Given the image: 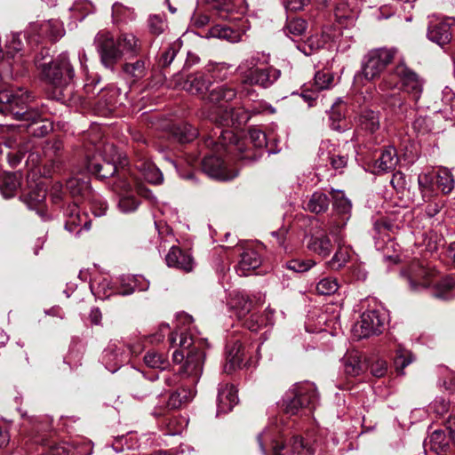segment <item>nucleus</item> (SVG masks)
<instances>
[{
	"label": "nucleus",
	"instance_id": "0eeeda50",
	"mask_svg": "<svg viewBox=\"0 0 455 455\" xmlns=\"http://www.w3.org/2000/svg\"><path fill=\"white\" fill-rule=\"evenodd\" d=\"M397 50L395 48L380 47L371 49L363 55L361 61V70L355 76V83L363 80L373 81L379 78L387 66L392 63Z\"/></svg>",
	"mask_w": 455,
	"mask_h": 455
},
{
	"label": "nucleus",
	"instance_id": "7c9ffc66",
	"mask_svg": "<svg viewBox=\"0 0 455 455\" xmlns=\"http://www.w3.org/2000/svg\"><path fill=\"white\" fill-rule=\"evenodd\" d=\"M195 395L196 390L194 388L180 387L171 394L167 402V407L172 410L179 409L192 401Z\"/></svg>",
	"mask_w": 455,
	"mask_h": 455
},
{
	"label": "nucleus",
	"instance_id": "4c0bfd02",
	"mask_svg": "<svg viewBox=\"0 0 455 455\" xmlns=\"http://www.w3.org/2000/svg\"><path fill=\"white\" fill-rule=\"evenodd\" d=\"M343 110L336 105H332L330 114V127L333 131L339 132H345L349 129V124L345 120Z\"/></svg>",
	"mask_w": 455,
	"mask_h": 455
},
{
	"label": "nucleus",
	"instance_id": "f704fd0d",
	"mask_svg": "<svg viewBox=\"0 0 455 455\" xmlns=\"http://www.w3.org/2000/svg\"><path fill=\"white\" fill-rule=\"evenodd\" d=\"M172 137L180 143H188L196 138L197 130L187 123L174 124L172 127Z\"/></svg>",
	"mask_w": 455,
	"mask_h": 455
},
{
	"label": "nucleus",
	"instance_id": "6ab92c4d",
	"mask_svg": "<svg viewBox=\"0 0 455 455\" xmlns=\"http://www.w3.org/2000/svg\"><path fill=\"white\" fill-rule=\"evenodd\" d=\"M434 272L426 268L419 261H414L408 268V280L412 290L434 284Z\"/></svg>",
	"mask_w": 455,
	"mask_h": 455
},
{
	"label": "nucleus",
	"instance_id": "79ce46f5",
	"mask_svg": "<svg viewBox=\"0 0 455 455\" xmlns=\"http://www.w3.org/2000/svg\"><path fill=\"white\" fill-rule=\"evenodd\" d=\"M232 66L227 63L210 64L207 68V74L213 82H222L226 80L231 72Z\"/></svg>",
	"mask_w": 455,
	"mask_h": 455
},
{
	"label": "nucleus",
	"instance_id": "774afa93",
	"mask_svg": "<svg viewBox=\"0 0 455 455\" xmlns=\"http://www.w3.org/2000/svg\"><path fill=\"white\" fill-rule=\"evenodd\" d=\"M88 199L91 201V208L95 216L100 217L106 213L108 204L102 197L91 194Z\"/></svg>",
	"mask_w": 455,
	"mask_h": 455
},
{
	"label": "nucleus",
	"instance_id": "6e6552de",
	"mask_svg": "<svg viewBox=\"0 0 455 455\" xmlns=\"http://www.w3.org/2000/svg\"><path fill=\"white\" fill-rule=\"evenodd\" d=\"M319 395L315 386L310 382L294 385L283 398V406L285 414L297 415L305 409L313 410L318 404Z\"/></svg>",
	"mask_w": 455,
	"mask_h": 455
},
{
	"label": "nucleus",
	"instance_id": "4d7b16f0",
	"mask_svg": "<svg viewBox=\"0 0 455 455\" xmlns=\"http://www.w3.org/2000/svg\"><path fill=\"white\" fill-rule=\"evenodd\" d=\"M333 80L334 77L330 72L317 71L311 86L315 88V91L327 90L331 87Z\"/></svg>",
	"mask_w": 455,
	"mask_h": 455
},
{
	"label": "nucleus",
	"instance_id": "37998d69",
	"mask_svg": "<svg viewBox=\"0 0 455 455\" xmlns=\"http://www.w3.org/2000/svg\"><path fill=\"white\" fill-rule=\"evenodd\" d=\"M20 185V180L16 173H4L0 185V191L4 197L10 198L13 196Z\"/></svg>",
	"mask_w": 455,
	"mask_h": 455
},
{
	"label": "nucleus",
	"instance_id": "412c9836",
	"mask_svg": "<svg viewBox=\"0 0 455 455\" xmlns=\"http://www.w3.org/2000/svg\"><path fill=\"white\" fill-rule=\"evenodd\" d=\"M169 267H176L185 272H190L194 267V260L191 255L172 246L165 257Z\"/></svg>",
	"mask_w": 455,
	"mask_h": 455
},
{
	"label": "nucleus",
	"instance_id": "c85d7f7f",
	"mask_svg": "<svg viewBox=\"0 0 455 455\" xmlns=\"http://www.w3.org/2000/svg\"><path fill=\"white\" fill-rule=\"evenodd\" d=\"M122 72L126 80L132 84H135L147 76L148 67L146 65V61L140 59L134 62L124 63L122 66Z\"/></svg>",
	"mask_w": 455,
	"mask_h": 455
},
{
	"label": "nucleus",
	"instance_id": "dca6fc26",
	"mask_svg": "<svg viewBox=\"0 0 455 455\" xmlns=\"http://www.w3.org/2000/svg\"><path fill=\"white\" fill-rule=\"evenodd\" d=\"M235 96V89L228 84L218 85L211 90L207 95V100L209 102L216 104L217 107L215 110L211 113L210 118L212 116H219L226 108H230L228 103L233 100Z\"/></svg>",
	"mask_w": 455,
	"mask_h": 455
},
{
	"label": "nucleus",
	"instance_id": "393cba45",
	"mask_svg": "<svg viewBox=\"0 0 455 455\" xmlns=\"http://www.w3.org/2000/svg\"><path fill=\"white\" fill-rule=\"evenodd\" d=\"M237 402V390L233 385L225 384L219 388L218 413H227L230 411Z\"/></svg>",
	"mask_w": 455,
	"mask_h": 455
},
{
	"label": "nucleus",
	"instance_id": "8fccbe9b",
	"mask_svg": "<svg viewBox=\"0 0 455 455\" xmlns=\"http://www.w3.org/2000/svg\"><path fill=\"white\" fill-rule=\"evenodd\" d=\"M290 446L293 455H313L315 453L312 444L299 435L292 438Z\"/></svg>",
	"mask_w": 455,
	"mask_h": 455
},
{
	"label": "nucleus",
	"instance_id": "680f3d73",
	"mask_svg": "<svg viewBox=\"0 0 455 455\" xmlns=\"http://www.w3.org/2000/svg\"><path fill=\"white\" fill-rule=\"evenodd\" d=\"M349 257L348 249L339 246L331 259L328 261V266L332 269H339L348 261Z\"/></svg>",
	"mask_w": 455,
	"mask_h": 455
},
{
	"label": "nucleus",
	"instance_id": "a878e982",
	"mask_svg": "<svg viewBox=\"0 0 455 455\" xmlns=\"http://www.w3.org/2000/svg\"><path fill=\"white\" fill-rule=\"evenodd\" d=\"M307 248L317 255L326 258L332 251L333 245L326 233L318 231L310 236Z\"/></svg>",
	"mask_w": 455,
	"mask_h": 455
},
{
	"label": "nucleus",
	"instance_id": "7ed1b4c3",
	"mask_svg": "<svg viewBox=\"0 0 455 455\" xmlns=\"http://www.w3.org/2000/svg\"><path fill=\"white\" fill-rule=\"evenodd\" d=\"M169 341L172 347H180L172 353L173 362L181 363L184 361L180 371L184 377L190 379V385L195 386L203 372L204 352L195 346L194 338L185 331L172 332Z\"/></svg>",
	"mask_w": 455,
	"mask_h": 455
},
{
	"label": "nucleus",
	"instance_id": "5701e85b",
	"mask_svg": "<svg viewBox=\"0 0 455 455\" xmlns=\"http://www.w3.org/2000/svg\"><path fill=\"white\" fill-rule=\"evenodd\" d=\"M135 165L148 182L155 185H159L163 182L164 175L162 172L153 162L146 158V156H138Z\"/></svg>",
	"mask_w": 455,
	"mask_h": 455
},
{
	"label": "nucleus",
	"instance_id": "2f4dec72",
	"mask_svg": "<svg viewBox=\"0 0 455 455\" xmlns=\"http://www.w3.org/2000/svg\"><path fill=\"white\" fill-rule=\"evenodd\" d=\"M260 264L261 259L259 253L253 250H248L241 255L236 271L240 275H247L250 270L257 268Z\"/></svg>",
	"mask_w": 455,
	"mask_h": 455
},
{
	"label": "nucleus",
	"instance_id": "cd10ccee",
	"mask_svg": "<svg viewBox=\"0 0 455 455\" xmlns=\"http://www.w3.org/2000/svg\"><path fill=\"white\" fill-rule=\"evenodd\" d=\"M243 347L239 340L227 347V363L224 371L230 373L235 369L241 368L243 363Z\"/></svg>",
	"mask_w": 455,
	"mask_h": 455
},
{
	"label": "nucleus",
	"instance_id": "f03ea898",
	"mask_svg": "<svg viewBox=\"0 0 455 455\" xmlns=\"http://www.w3.org/2000/svg\"><path fill=\"white\" fill-rule=\"evenodd\" d=\"M36 68L40 70L42 78L52 87V98L56 100H65L71 93L69 86L75 72L67 53H60L52 60L48 51L42 52L36 58Z\"/></svg>",
	"mask_w": 455,
	"mask_h": 455
},
{
	"label": "nucleus",
	"instance_id": "f3484780",
	"mask_svg": "<svg viewBox=\"0 0 455 455\" xmlns=\"http://www.w3.org/2000/svg\"><path fill=\"white\" fill-rule=\"evenodd\" d=\"M212 81L205 72H196L188 75L183 81L178 82L179 86L191 94L202 95L209 90Z\"/></svg>",
	"mask_w": 455,
	"mask_h": 455
},
{
	"label": "nucleus",
	"instance_id": "c9c22d12",
	"mask_svg": "<svg viewBox=\"0 0 455 455\" xmlns=\"http://www.w3.org/2000/svg\"><path fill=\"white\" fill-rule=\"evenodd\" d=\"M133 8L125 6L121 3H115L112 6V18L116 24L128 23L135 19Z\"/></svg>",
	"mask_w": 455,
	"mask_h": 455
},
{
	"label": "nucleus",
	"instance_id": "a211bd4d",
	"mask_svg": "<svg viewBox=\"0 0 455 455\" xmlns=\"http://www.w3.org/2000/svg\"><path fill=\"white\" fill-rule=\"evenodd\" d=\"M427 36L430 41L443 47L452 39L451 23L447 20H432L428 24Z\"/></svg>",
	"mask_w": 455,
	"mask_h": 455
},
{
	"label": "nucleus",
	"instance_id": "49530a36",
	"mask_svg": "<svg viewBox=\"0 0 455 455\" xmlns=\"http://www.w3.org/2000/svg\"><path fill=\"white\" fill-rule=\"evenodd\" d=\"M273 314L274 311L268 309L266 311L265 315H251L250 319L246 320V327L253 332L258 331L262 326L273 325Z\"/></svg>",
	"mask_w": 455,
	"mask_h": 455
},
{
	"label": "nucleus",
	"instance_id": "a19ab883",
	"mask_svg": "<svg viewBox=\"0 0 455 455\" xmlns=\"http://www.w3.org/2000/svg\"><path fill=\"white\" fill-rule=\"evenodd\" d=\"M229 306L238 318L244 317L251 309L252 302L248 297L237 294L231 299Z\"/></svg>",
	"mask_w": 455,
	"mask_h": 455
},
{
	"label": "nucleus",
	"instance_id": "c756f323",
	"mask_svg": "<svg viewBox=\"0 0 455 455\" xmlns=\"http://www.w3.org/2000/svg\"><path fill=\"white\" fill-rule=\"evenodd\" d=\"M66 190L73 197L80 196L84 199L89 198L92 194L89 181L78 177H72L67 180Z\"/></svg>",
	"mask_w": 455,
	"mask_h": 455
},
{
	"label": "nucleus",
	"instance_id": "473e14b6",
	"mask_svg": "<svg viewBox=\"0 0 455 455\" xmlns=\"http://www.w3.org/2000/svg\"><path fill=\"white\" fill-rule=\"evenodd\" d=\"M343 364L346 374L352 377L360 375L366 369L365 362L357 352L347 355L343 359Z\"/></svg>",
	"mask_w": 455,
	"mask_h": 455
},
{
	"label": "nucleus",
	"instance_id": "a18cd8bd",
	"mask_svg": "<svg viewBox=\"0 0 455 455\" xmlns=\"http://www.w3.org/2000/svg\"><path fill=\"white\" fill-rule=\"evenodd\" d=\"M149 288V282L140 275H133L129 278V283L124 285L118 291L120 295L127 296L132 294L135 291H145Z\"/></svg>",
	"mask_w": 455,
	"mask_h": 455
},
{
	"label": "nucleus",
	"instance_id": "2eb2a0df",
	"mask_svg": "<svg viewBox=\"0 0 455 455\" xmlns=\"http://www.w3.org/2000/svg\"><path fill=\"white\" fill-rule=\"evenodd\" d=\"M202 169L209 177L219 180H230L237 176L236 171H230L220 156H207L202 161Z\"/></svg>",
	"mask_w": 455,
	"mask_h": 455
},
{
	"label": "nucleus",
	"instance_id": "58836bf2",
	"mask_svg": "<svg viewBox=\"0 0 455 455\" xmlns=\"http://www.w3.org/2000/svg\"><path fill=\"white\" fill-rule=\"evenodd\" d=\"M32 107L36 109V111L39 114V118L37 120L32 121V120H21L22 122L27 123V127L34 126L33 127V133L36 136H44L48 134L52 131V125L51 124L45 122L42 118V113L38 110L37 106L35 104V98L33 99L32 102L28 104V108Z\"/></svg>",
	"mask_w": 455,
	"mask_h": 455
},
{
	"label": "nucleus",
	"instance_id": "864d4df0",
	"mask_svg": "<svg viewBox=\"0 0 455 455\" xmlns=\"http://www.w3.org/2000/svg\"><path fill=\"white\" fill-rule=\"evenodd\" d=\"M149 32L155 36L163 34L168 28L164 14H152L148 17Z\"/></svg>",
	"mask_w": 455,
	"mask_h": 455
},
{
	"label": "nucleus",
	"instance_id": "c03bdc74",
	"mask_svg": "<svg viewBox=\"0 0 455 455\" xmlns=\"http://www.w3.org/2000/svg\"><path fill=\"white\" fill-rule=\"evenodd\" d=\"M330 204L328 196L323 192H315L307 204V209L314 213L325 212Z\"/></svg>",
	"mask_w": 455,
	"mask_h": 455
},
{
	"label": "nucleus",
	"instance_id": "f257e3e1",
	"mask_svg": "<svg viewBox=\"0 0 455 455\" xmlns=\"http://www.w3.org/2000/svg\"><path fill=\"white\" fill-rule=\"evenodd\" d=\"M94 45L101 64L111 70L123 56L136 57L142 51L141 40L133 33L124 31L116 38L109 31H99L94 37Z\"/></svg>",
	"mask_w": 455,
	"mask_h": 455
},
{
	"label": "nucleus",
	"instance_id": "1a4fd4ad",
	"mask_svg": "<svg viewBox=\"0 0 455 455\" xmlns=\"http://www.w3.org/2000/svg\"><path fill=\"white\" fill-rule=\"evenodd\" d=\"M121 154L117 148L110 143L103 145L100 154L87 159L88 171L104 180L112 177L118 172L117 164H123Z\"/></svg>",
	"mask_w": 455,
	"mask_h": 455
},
{
	"label": "nucleus",
	"instance_id": "20e7f679",
	"mask_svg": "<svg viewBox=\"0 0 455 455\" xmlns=\"http://www.w3.org/2000/svg\"><path fill=\"white\" fill-rule=\"evenodd\" d=\"M235 71L241 77L242 84L257 85L264 89L272 86L281 76L278 68L264 65L259 52L243 60Z\"/></svg>",
	"mask_w": 455,
	"mask_h": 455
},
{
	"label": "nucleus",
	"instance_id": "5fc2aeb1",
	"mask_svg": "<svg viewBox=\"0 0 455 455\" xmlns=\"http://www.w3.org/2000/svg\"><path fill=\"white\" fill-rule=\"evenodd\" d=\"M414 360V356L411 351L405 349L404 347H399L396 349V354L395 357V366L396 371L400 374H403V370L406 366L412 363Z\"/></svg>",
	"mask_w": 455,
	"mask_h": 455
},
{
	"label": "nucleus",
	"instance_id": "bb28decb",
	"mask_svg": "<svg viewBox=\"0 0 455 455\" xmlns=\"http://www.w3.org/2000/svg\"><path fill=\"white\" fill-rule=\"evenodd\" d=\"M399 162L396 149L388 146L385 148L380 156L375 161L373 167L376 173L387 172L393 171Z\"/></svg>",
	"mask_w": 455,
	"mask_h": 455
},
{
	"label": "nucleus",
	"instance_id": "e433bc0d",
	"mask_svg": "<svg viewBox=\"0 0 455 455\" xmlns=\"http://www.w3.org/2000/svg\"><path fill=\"white\" fill-rule=\"evenodd\" d=\"M211 37L225 39L231 43L239 42L241 40V34L229 27L224 25H216L209 30Z\"/></svg>",
	"mask_w": 455,
	"mask_h": 455
},
{
	"label": "nucleus",
	"instance_id": "ddd939ff",
	"mask_svg": "<svg viewBox=\"0 0 455 455\" xmlns=\"http://www.w3.org/2000/svg\"><path fill=\"white\" fill-rule=\"evenodd\" d=\"M451 443L455 444V418H450L445 429L432 432L427 445L436 454L443 455L450 450Z\"/></svg>",
	"mask_w": 455,
	"mask_h": 455
},
{
	"label": "nucleus",
	"instance_id": "ea45409f",
	"mask_svg": "<svg viewBox=\"0 0 455 455\" xmlns=\"http://www.w3.org/2000/svg\"><path fill=\"white\" fill-rule=\"evenodd\" d=\"M329 145L327 142H323L320 147L321 156L323 157L325 156L324 150L328 149ZM329 161L333 169L339 170L344 168L347 164V156L341 155L339 153H336L334 150H328L326 153V157L323 158V161Z\"/></svg>",
	"mask_w": 455,
	"mask_h": 455
},
{
	"label": "nucleus",
	"instance_id": "4468645a",
	"mask_svg": "<svg viewBox=\"0 0 455 455\" xmlns=\"http://www.w3.org/2000/svg\"><path fill=\"white\" fill-rule=\"evenodd\" d=\"M384 318L378 310H368L361 315L360 322L355 325L358 338H368L382 332Z\"/></svg>",
	"mask_w": 455,
	"mask_h": 455
},
{
	"label": "nucleus",
	"instance_id": "aec40b11",
	"mask_svg": "<svg viewBox=\"0 0 455 455\" xmlns=\"http://www.w3.org/2000/svg\"><path fill=\"white\" fill-rule=\"evenodd\" d=\"M6 129V132L10 131L12 133L5 136L4 145L7 148L18 150L16 154H8L9 163L12 167H14L20 163L23 154L28 150V147L22 146L23 139L20 134V128H18V131H16L17 128L12 125L8 126Z\"/></svg>",
	"mask_w": 455,
	"mask_h": 455
},
{
	"label": "nucleus",
	"instance_id": "de8ad7c7",
	"mask_svg": "<svg viewBox=\"0 0 455 455\" xmlns=\"http://www.w3.org/2000/svg\"><path fill=\"white\" fill-rule=\"evenodd\" d=\"M40 33L52 40H57L63 36L64 28L60 21L49 20L40 25Z\"/></svg>",
	"mask_w": 455,
	"mask_h": 455
},
{
	"label": "nucleus",
	"instance_id": "f8f14e48",
	"mask_svg": "<svg viewBox=\"0 0 455 455\" xmlns=\"http://www.w3.org/2000/svg\"><path fill=\"white\" fill-rule=\"evenodd\" d=\"M265 109L263 103H259L258 107H254L251 109H245L244 107L241 108H226L219 116H212L211 120L221 126H240L246 124L251 112L252 114H258Z\"/></svg>",
	"mask_w": 455,
	"mask_h": 455
},
{
	"label": "nucleus",
	"instance_id": "e2e57ef3",
	"mask_svg": "<svg viewBox=\"0 0 455 455\" xmlns=\"http://www.w3.org/2000/svg\"><path fill=\"white\" fill-rule=\"evenodd\" d=\"M84 222V226L86 229H89V223L84 214H78V216H73L70 219L66 220L65 228L70 233L75 232L76 235L80 233L82 228L80 226Z\"/></svg>",
	"mask_w": 455,
	"mask_h": 455
},
{
	"label": "nucleus",
	"instance_id": "69168bd1",
	"mask_svg": "<svg viewBox=\"0 0 455 455\" xmlns=\"http://www.w3.org/2000/svg\"><path fill=\"white\" fill-rule=\"evenodd\" d=\"M22 48L20 34H12L5 44V53L7 56L14 57Z\"/></svg>",
	"mask_w": 455,
	"mask_h": 455
},
{
	"label": "nucleus",
	"instance_id": "9d476101",
	"mask_svg": "<svg viewBox=\"0 0 455 455\" xmlns=\"http://www.w3.org/2000/svg\"><path fill=\"white\" fill-rule=\"evenodd\" d=\"M380 113L372 109H363L356 119V129L354 132L352 140L356 143L369 141L372 144H379L376 132L380 128Z\"/></svg>",
	"mask_w": 455,
	"mask_h": 455
},
{
	"label": "nucleus",
	"instance_id": "338daca9",
	"mask_svg": "<svg viewBox=\"0 0 455 455\" xmlns=\"http://www.w3.org/2000/svg\"><path fill=\"white\" fill-rule=\"evenodd\" d=\"M140 202L133 196H122L118 202V208L124 213H130L137 210Z\"/></svg>",
	"mask_w": 455,
	"mask_h": 455
},
{
	"label": "nucleus",
	"instance_id": "72a5a7b5",
	"mask_svg": "<svg viewBox=\"0 0 455 455\" xmlns=\"http://www.w3.org/2000/svg\"><path fill=\"white\" fill-rule=\"evenodd\" d=\"M236 144V136L230 130H220L218 140L215 141L212 137L204 140L207 148H212L214 152H219L221 149H226L228 144Z\"/></svg>",
	"mask_w": 455,
	"mask_h": 455
},
{
	"label": "nucleus",
	"instance_id": "052dcab7",
	"mask_svg": "<svg viewBox=\"0 0 455 455\" xmlns=\"http://www.w3.org/2000/svg\"><path fill=\"white\" fill-rule=\"evenodd\" d=\"M412 128L418 134L425 135L434 130V122L428 116H419L414 120Z\"/></svg>",
	"mask_w": 455,
	"mask_h": 455
},
{
	"label": "nucleus",
	"instance_id": "39448f33",
	"mask_svg": "<svg viewBox=\"0 0 455 455\" xmlns=\"http://www.w3.org/2000/svg\"><path fill=\"white\" fill-rule=\"evenodd\" d=\"M34 95L23 88L16 91L4 88L0 90V113L12 115L16 120H37L39 114L35 108L29 107Z\"/></svg>",
	"mask_w": 455,
	"mask_h": 455
},
{
	"label": "nucleus",
	"instance_id": "423d86ee",
	"mask_svg": "<svg viewBox=\"0 0 455 455\" xmlns=\"http://www.w3.org/2000/svg\"><path fill=\"white\" fill-rule=\"evenodd\" d=\"M393 76L398 79L401 90L418 102L423 92L424 80L403 61H400L379 84V91L387 92L398 85V83L392 81Z\"/></svg>",
	"mask_w": 455,
	"mask_h": 455
},
{
	"label": "nucleus",
	"instance_id": "bf43d9fd",
	"mask_svg": "<svg viewBox=\"0 0 455 455\" xmlns=\"http://www.w3.org/2000/svg\"><path fill=\"white\" fill-rule=\"evenodd\" d=\"M386 103L397 114H405L409 105L400 93L390 94L386 98Z\"/></svg>",
	"mask_w": 455,
	"mask_h": 455
},
{
	"label": "nucleus",
	"instance_id": "3c124183",
	"mask_svg": "<svg viewBox=\"0 0 455 455\" xmlns=\"http://www.w3.org/2000/svg\"><path fill=\"white\" fill-rule=\"evenodd\" d=\"M144 363L150 368L160 370H164L169 365L166 356L154 350L148 351L144 355Z\"/></svg>",
	"mask_w": 455,
	"mask_h": 455
},
{
	"label": "nucleus",
	"instance_id": "b1692460",
	"mask_svg": "<svg viewBox=\"0 0 455 455\" xmlns=\"http://www.w3.org/2000/svg\"><path fill=\"white\" fill-rule=\"evenodd\" d=\"M333 210L335 215L333 219L341 220V225L346 226L351 215V202L345 196L341 190H332Z\"/></svg>",
	"mask_w": 455,
	"mask_h": 455
},
{
	"label": "nucleus",
	"instance_id": "0e129e2a",
	"mask_svg": "<svg viewBox=\"0 0 455 455\" xmlns=\"http://www.w3.org/2000/svg\"><path fill=\"white\" fill-rule=\"evenodd\" d=\"M339 284L337 280L331 277L323 278L316 284V291L322 295H331L337 291Z\"/></svg>",
	"mask_w": 455,
	"mask_h": 455
},
{
	"label": "nucleus",
	"instance_id": "09e8293b",
	"mask_svg": "<svg viewBox=\"0 0 455 455\" xmlns=\"http://www.w3.org/2000/svg\"><path fill=\"white\" fill-rule=\"evenodd\" d=\"M437 187L443 194H450L454 188V179L447 168H441L436 174Z\"/></svg>",
	"mask_w": 455,
	"mask_h": 455
},
{
	"label": "nucleus",
	"instance_id": "603ef678",
	"mask_svg": "<svg viewBox=\"0 0 455 455\" xmlns=\"http://www.w3.org/2000/svg\"><path fill=\"white\" fill-rule=\"evenodd\" d=\"M335 17L338 24L341 28H350L355 26V15L347 9L345 4L336 7Z\"/></svg>",
	"mask_w": 455,
	"mask_h": 455
},
{
	"label": "nucleus",
	"instance_id": "9b49d317",
	"mask_svg": "<svg viewBox=\"0 0 455 455\" xmlns=\"http://www.w3.org/2000/svg\"><path fill=\"white\" fill-rule=\"evenodd\" d=\"M132 347L120 340L110 341L102 354V363L110 372H116L121 365L129 361Z\"/></svg>",
	"mask_w": 455,
	"mask_h": 455
},
{
	"label": "nucleus",
	"instance_id": "6e6d98bb",
	"mask_svg": "<svg viewBox=\"0 0 455 455\" xmlns=\"http://www.w3.org/2000/svg\"><path fill=\"white\" fill-rule=\"evenodd\" d=\"M307 21L300 18H293L291 20H287L286 26L284 28L285 33L289 36H300L307 30Z\"/></svg>",
	"mask_w": 455,
	"mask_h": 455
},
{
	"label": "nucleus",
	"instance_id": "4be33fe9",
	"mask_svg": "<svg viewBox=\"0 0 455 455\" xmlns=\"http://www.w3.org/2000/svg\"><path fill=\"white\" fill-rule=\"evenodd\" d=\"M45 198L46 190L42 185L38 184L34 189L23 196V202L28 209L36 211L44 219L45 217Z\"/></svg>",
	"mask_w": 455,
	"mask_h": 455
},
{
	"label": "nucleus",
	"instance_id": "13d9d810",
	"mask_svg": "<svg viewBox=\"0 0 455 455\" xmlns=\"http://www.w3.org/2000/svg\"><path fill=\"white\" fill-rule=\"evenodd\" d=\"M315 265V262L312 259H292L291 260L286 261L283 265V267L294 273H304L306 271H308Z\"/></svg>",
	"mask_w": 455,
	"mask_h": 455
}]
</instances>
